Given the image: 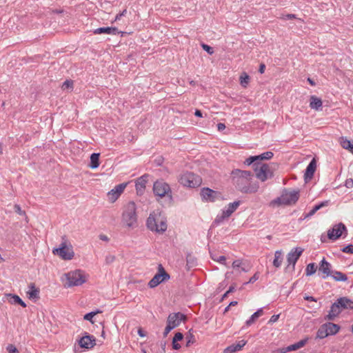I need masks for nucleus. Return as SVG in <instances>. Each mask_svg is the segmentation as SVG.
Segmentation results:
<instances>
[{
    "label": "nucleus",
    "instance_id": "nucleus-1",
    "mask_svg": "<svg viewBox=\"0 0 353 353\" xmlns=\"http://www.w3.org/2000/svg\"><path fill=\"white\" fill-rule=\"evenodd\" d=\"M252 174L250 171L235 169L231 172L233 184L236 189L243 193H255L259 189L258 185H251L250 181Z\"/></svg>",
    "mask_w": 353,
    "mask_h": 353
},
{
    "label": "nucleus",
    "instance_id": "nucleus-2",
    "mask_svg": "<svg viewBox=\"0 0 353 353\" xmlns=\"http://www.w3.org/2000/svg\"><path fill=\"white\" fill-rule=\"evenodd\" d=\"M148 228L157 233L162 234L167 230V220L159 212H152L147 219Z\"/></svg>",
    "mask_w": 353,
    "mask_h": 353
},
{
    "label": "nucleus",
    "instance_id": "nucleus-3",
    "mask_svg": "<svg viewBox=\"0 0 353 353\" xmlns=\"http://www.w3.org/2000/svg\"><path fill=\"white\" fill-rule=\"evenodd\" d=\"M275 168L276 165L273 163L268 164L262 162H256V163L254 165L256 177L262 182L273 177Z\"/></svg>",
    "mask_w": 353,
    "mask_h": 353
},
{
    "label": "nucleus",
    "instance_id": "nucleus-4",
    "mask_svg": "<svg viewBox=\"0 0 353 353\" xmlns=\"http://www.w3.org/2000/svg\"><path fill=\"white\" fill-rule=\"evenodd\" d=\"M62 241L57 248L52 250L54 255L59 256L63 260H71L74 256L73 247L65 236H62Z\"/></svg>",
    "mask_w": 353,
    "mask_h": 353
},
{
    "label": "nucleus",
    "instance_id": "nucleus-5",
    "mask_svg": "<svg viewBox=\"0 0 353 353\" xmlns=\"http://www.w3.org/2000/svg\"><path fill=\"white\" fill-rule=\"evenodd\" d=\"M136 204L133 201L127 203L123 212L122 221L128 228H134L137 224Z\"/></svg>",
    "mask_w": 353,
    "mask_h": 353
},
{
    "label": "nucleus",
    "instance_id": "nucleus-6",
    "mask_svg": "<svg viewBox=\"0 0 353 353\" xmlns=\"http://www.w3.org/2000/svg\"><path fill=\"white\" fill-rule=\"evenodd\" d=\"M153 192L155 196L163 198L167 196L170 201H172V190L170 185L163 180H157L153 185Z\"/></svg>",
    "mask_w": 353,
    "mask_h": 353
},
{
    "label": "nucleus",
    "instance_id": "nucleus-7",
    "mask_svg": "<svg viewBox=\"0 0 353 353\" xmlns=\"http://www.w3.org/2000/svg\"><path fill=\"white\" fill-rule=\"evenodd\" d=\"M179 182L185 187L196 188L201 184L202 179L199 175H196L193 172H186L180 176Z\"/></svg>",
    "mask_w": 353,
    "mask_h": 353
},
{
    "label": "nucleus",
    "instance_id": "nucleus-8",
    "mask_svg": "<svg viewBox=\"0 0 353 353\" xmlns=\"http://www.w3.org/2000/svg\"><path fill=\"white\" fill-rule=\"evenodd\" d=\"M65 276L68 287L81 285L85 282V276L80 270L71 271L65 274Z\"/></svg>",
    "mask_w": 353,
    "mask_h": 353
},
{
    "label": "nucleus",
    "instance_id": "nucleus-9",
    "mask_svg": "<svg viewBox=\"0 0 353 353\" xmlns=\"http://www.w3.org/2000/svg\"><path fill=\"white\" fill-rule=\"evenodd\" d=\"M299 198V192L293 190L291 192L285 191L281 196L275 201L279 204L292 205L294 204Z\"/></svg>",
    "mask_w": 353,
    "mask_h": 353
},
{
    "label": "nucleus",
    "instance_id": "nucleus-10",
    "mask_svg": "<svg viewBox=\"0 0 353 353\" xmlns=\"http://www.w3.org/2000/svg\"><path fill=\"white\" fill-rule=\"evenodd\" d=\"M240 203L241 202L239 201H236L233 203H229L227 208L222 211L221 214H219L216 216L214 220V223L216 224H220L224 221V219L230 217L232 215V214L238 208V207L240 205Z\"/></svg>",
    "mask_w": 353,
    "mask_h": 353
},
{
    "label": "nucleus",
    "instance_id": "nucleus-11",
    "mask_svg": "<svg viewBox=\"0 0 353 353\" xmlns=\"http://www.w3.org/2000/svg\"><path fill=\"white\" fill-rule=\"evenodd\" d=\"M170 279V275L165 272L163 266L159 265V272L149 281L148 286L150 288L157 287L159 284Z\"/></svg>",
    "mask_w": 353,
    "mask_h": 353
},
{
    "label": "nucleus",
    "instance_id": "nucleus-12",
    "mask_svg": "<svg viewBox=\"0 0 353 353\" xmlns=\"http://www.w3.org/2000/svg\"><path fill=\"white\" fill-rule=\"evenodd\" d=\"M343 232H347L345 225L342 223L336 224L327 231V237L330 240L335 241L341 237Z\"/></svg>",
    "mask_w": 353,
    "mask_h": 353
},
{
    "label": "nucleus",
    "instance_id": "nucleus-13",
    "mask_svg": "<svg viewBox=\"0 0 353 353\" xmlns=\"http://www.w3.org/2000/svg\"><path fill=\"white\" fill-rule=\"evenodd\" d=\"M303 252V249L300 247L293 248L288 254V256H287V261L288 263V265H292V268L294 269L295 264H296V261H298V259H299V257L301 256Z\"/></svg>",
    "mask_w": 353,
    "mask_h": 353
},
{
    "label": "nucleus",
    "instance_id": "nucleus-14",
    "mask_svg": "<svg viewBox=\"0 0 353 353\" xmlns=\"http://www.w3.org/2000/svg\"><path fill=\"white\" fill-rule=\"evenodd\" d=\"M185 319V316L180 312L172 313L170 314L168 319L167 323L171 325L173 328L179 326L181 322Z\"/></svg>",
    "mask_w": 353,
    "mask_h": 353
},
{
    "label": "nucleus",
    "instance_id": "nucleus-15",
    "mask_svg": "<svg viewBox=\"0 0 353 353\" xmlns=\"http://www.w3.org/2000/svg\"><path fill=\"white\" fill-rule=\"evenodd\" d=\"M219 193L208 188H203L201 190V196L203 200L208 202H213L219 196Z\"/></svg>",
    "mask_w": 353,
    "mask_h": 353
},
{
    "label": "nucleus",
    "instance_id": "nucleus-16",
    "mask_svg": "<svg viewBox=\"0 0 353 353\" xmlns=\"http://www.w3.org/2000/svg\"><path fill=\"white\" fill-rule=\"evenodd\" d=\"M342 310L343 308L341 307L340 304L338 303L337 299L336 301L332 305L329 314L326 316L325 319L333 320L341 313Z\"/></svg>",
    "mask_w": 353,
    "mask_h": 353
},
{
    "label": "nucleus",
    "instance_id": "nucleus-17",
    "mask_svg": "<svg viewBox=\"0 0 353 353\" xmlns=\"http://www.w3.org/2000/svg\"><path fill=\"white\" fill-rule=\"evenodd\" d=\"M316 169V161L315 159H313L307 165L305 172L304 174L305 181H307L312 179L315 170Z\"/></svg>",
    "mask_w": 353,
    "mask_h": 353
},
{
    "label": "nucleus",
    "instance_id": "nucleus-18",
    "mask_svg": "<svg viewBox=\"0 0 353 353\" xmlns=\"http://www.w3.org/2000/svg\"><path fill=\"white\" fill-rule=\"evenodd\" d=\"M79 345L81 347L90 349L95 345V338L91 335H87L81 338Z\"/></svg>",
    "mask_w": 353,
    "mask_h": 353
},
{
    "label": "nucleus",
    "instance_id": "nucleus-19",
    "mask_svg": "<svg viewBox=\"0 0 353 353\" xmlns=\"http://www.w3.org/2000/svg\"><path fill=\"white\" fill-rule=\"evenodd\" d=\"M148 174H144L141 176V177L138 178L136 181V190L137 192V194H142L145 189V185L148 182Z\"/></svg>",
    "mask_w": 353,
    "mask_h": 353
},
{
    "label": "nucleus",
    "instance_id": "nucleus-20",
    "mask_svg": "<svg viewBox=\"0 0 353 353\" xmlns=\"http://www.w3.org/2000/svg\"><path fill=\"white\" fill-rule=\"evenodd\" d=\"M319 271L323 272L325 275L323 276V279L332 275V271H331V264L328 263L324 258L321 260Z\"/></svg>",
    "mask_w": 353,
    "mask_h": 353
},
{
    "label": "nucleus",
    "instance_id": "nucleus-21",
    "mask_svg": "<svg viewBox=\"0 0 353 353\" xmlns=\"http://www.w3.org/2000/svg\"><path fill=\"white\" fill-rule=\"evenodd\" d=\"M307 341V339H302L294 344L290 345L286 347L281 348L280 350V352L281 353H287L290 351L297 350L303 347L306 344Z\"/></svg>",
    "mask_w": 353,
    "mask_h": 353
},
{
    "label": "nucleus",
    "instance_id": "nucleus-22",
    "mask_svg": "<svg viewBox=\"0 0 353 353\" xmlns=\"http://www.w3.org/2000/svg\"><path fill=\"white\" fill-rule=\"evenodd\" d=\"M94 34H117L120 33L117 28L115 27H101L94 30Z\"/></svg>",
    "mask_w": 353,
    "mask_h": 353
},
{
    "label": "nucleus",
    "instance_id": "nucleus-23",
    "mask_svg": "<svg viewBox=\"0 0 353 353\" xmlns=\"http://www.w3.org/2000/svg\"><path fill=\"white\" fill-rule=\"evenodd\" d=\"M246 341H239L236 344H232L224 350V353H234L235 352L239 351L246 344Z\"/></svg>",
    "mask_w": 353,
    "mask_h": 353
},
{
    "label": "nucleus",
    "instance_id": "nucleus-24",
    "mask_svg": "<svg viewBox=\"0 0 353 353\" xmlns=\"http://www.w3.org/2000/svg\"><path fill=\"white\" fill-rule=\"evenodd\" d=\"M30 290L27 292L30 299H38L39 298V290L35 287L34 283L29 285Z\"/></svg>",
    "mask_w": 353,
    "mask_h": 353
},
{
    "label": "nucleus",
    "instance_id": "nucleus-25",
    "mask_svg": "<svg viewBox=\"0 0 353 353\" xmlns=\"http://www.w3.org/2000/svg\"><path fill=\"white\" fill-rule=\"evenodd\" d=\"M8 297H9V302L11 304H18L22 306L23 307H26V303L18 296L13 294H6Z\"/></svg>",
    "mask_w": 353,
    "mask_h": 353
},
{
    "label": "nucleus",
    "instance_id": "nucleus-26",
    "mask_svg": "<svg viewBox=\"0 0 353 353\" xmlns=\"http://www.w3.org/2000/svg\"><path fill=\"white\" fill-rule=\"evenodd\" d=\"M338 303L343 309L353 310V301L347 297H341L338 299Z\"/></svg>",
    "mask_w": 353,
    "mask_h": 353
},
{
    "label": "nucleus",
    "instance_id": "nucleus-27",
    "mask_svg": "<svg viewBox=\"0 0 353 353\" xmlns=\"http://www.w3.org/2000/svg\"><path fill=\"white\" fill-rule=\"evenodd\" d=\"M310 106L312 109L319 110L322 107V101L320 98L313 95L310 97Z\"/></svg>",
    "mask_w": 353,
    "mask_h": 353
},
{
    "label": "nucleus",
    "instance_id": "nucleus-28",
    "mask_svg": "<svg viewBox=\"0 0 353 353\" xmlns=\"http://www.w3.org/2000/svg\"><path fill=\"white\" fill-rule=\"evenodd\" d=\"M324 325L326 326V329L329 335H334L336 334L340 330V326L333 323H326Z\"/></svg>",
    "mask_w": 353,
    "mask_h": 353
},
{
    "label": "nucleus",
    "instance_id": "nucleus-29",
    "mask_svg": "<svg viewBox=\"0 0 353 353\" xmlns=\"http://www.w3.org/2000/svg\"><path fill=\"white\" fill-rule=\"evenodd\" d=\"M263 314V308L259 309L256 312H255L248 320L246 321L245 324L247 326H250L252 325L255 321Z\"/></svg>",
    "mask_w": 353,
    "mask_h": 353
},
{
    "label": "nucleus",
    "instance_id": "nucleus-30",
    "mask_svg": "<svg viewBox=\"0 0 353 353\" xmlns=\"http://www.w3.org/2000/svg\"><path fill=\"white\" fill-rule=\"evenodd\" d=\"M340 144L343 148L349 150L353 154V143L347 138L341 137L340 139Z\"/></svg>",
    "mask_w": 353,
    "mask_h": 353
},
{
    "label": "nucleus",
    "instance_id": "nucleus-31",
    "mask_svg": "<svg viewBox=\"0 0 353 353\" xmlns=\"http://www.w3.org/2000/svg\"><path fill=\"white\" fill-rule=\"evenodd\" d=\"M99 153H93L91 154L89 166L92 169H96L99 166Z\"/></svg>",
    "mask_w": 353,
    "mask_h": 353
},
{
    "label": "nucleus",
    "instance_id": "nucleus-32",
    "mask_svg": "<svg viewBox=\"0 0 353 353\" xmlns=\"http://www.w3.org/2000/svg\"><path fill=\"white\" fill-rule=\"evenodd\" d=\"M331 276L336 281H346L347 280V275L341 272L332 271Z\"/></svg>",
    "mask_w": 353,
    "mask_h": 353
},
{
    "label": "nucleus",
    "instance_id": "nucleus-33",
    "mask_svg": "<svg viewBox=\"0 0 353 353\" xmlns=\"http://www.w3.org/2000/svg\"><path fill=\"white\" fill-rule=\"evenodd\" d=\"M329 203V201H325L321 203H320L318 205H316L307 214L305 217H310L313 216L319 210H320L321 208L327 206Z\"/></svg>",
    "mask_w": 353,
    "mask_h": 353
},
{
    "label": "nucleus",
    "instance_id": "nucleus-34",
    "mask_svg": "<svg viewBox=\"0 0 353 353\" xmlns=\"http://www.w3.org/2000/svg\"><path fill=\"white\" fill-rule=\"evenodd\" d=\"M329 203V201H325L321 203H320L318 205H316L307 214L305 217H310L313 216L319 210H320L321 208L327 206Z\"/></svg>",
    "mask_w": 353,
    "mask_h": 353
},
{
    "label": "nucleus",
    "instance_id": "nucleus-35",
    "mask_svg": "<svg viewBox=\"0 0 353 353\" xmlns=\"http://www.w3.org/2000/svg\"><path fill=\"white\" fill-rule=\"evenodd\" d=\"M329 203V201H325L321 203H320L318 205H316L307 214L305 217H310L313 216L319 210H320L321 208L327 206Z\"/></svg>",
    "mask_w": 353,
    "mask_h": 353
},
{
    "label": "nucleus",
    "instance_id": "nucleus-36",
    "mask_svg": "<svg viewBox=\"0 0 353 353\" xmlns=\"http://www.w3.org/2000/svg\"><path fill=\"white\" fill-rule=\"evenodd\" d=\"M283 261L281 251L277 250L274 253V259L273 261V265L276 268H279L281 265Z\"/></svg>",
    "mask_w": 353,
    "mask_h": 353
},
{
    "label": "nucleus",
    "instance_id": "nucleus-37",
    "mask_svg": "<svg viewBox=\"0 0 353 353\" xmlns=\"http://www.w3.org/2000/svg\"><path fill=\"white\" fill-rule=\"evenodd\" d=\"M329 336L328 332L325 325H322L316 332V337L319 339H324Z\"/></svg>",
    "mask_w": 353,
    "mask_h": 353
},
{
    "label": "nucleus",
    "instance_id": "nucleus-38",
    "mask_svg": "<svg viewBox=\"0 0 353 353\" xmlns=\"http://www.w3.org/2000/svg\"><path fill=\"white\" fill-rule=\"evenodd\" d=\"M274 156L273 152L270 151L265 152L260 155L256 156L257 157V162H261L262 160H269Z\"/></svg>",
    "mask_w": 353,
    "mask_h": 353
},
{
    "label": "nucleus",
    "instance_id": "nucleus-39",
    "mask_svg": "<svg viewBox=\"0 0 353 353\" xmlns=\"http://www.w3.org/2000/svg\"><path fill=\"white\" fill-rule=\"evenodd\" d=\"M316 271V266L315 263H309L305 269V274L307 276H311L314 274Z\"/></svg>",
    "mask_w": 353,
    "mask_h": 353
},
{
    "label": "nucleus",
    "instance_id": "nucleus-40",
    "mask_svg": "<svg viewBox=\"0 0 353 353\" xmlns=\"http://www.w3.org/2000/svg\"><path fill=\"white\" fill-rule=\"evenodd\" d=\"M250 82V77L245 72H243L240 77V83L243 88H246Z\"/></svg>",
    "mask_w": 353,
    "mask_h": 353
},
{
    "label": "nucleus",
    "instance_id": "nucleus-41",
    "mask_svg": "<svg viewBox=\"0 0 353 353\" xmlns=\"http://www.w3.org/2000/svg\"><path fill=\"white\" fill-rule=\"evenodd\" d=\"M187 266L188 268H192L196 264V259L190 254H188L186 256Z\"/></svg>",
    "mask_w": 353,
    "mask_h": 353
},
{
    "label": "nucleus",
    "instance_id": "nucleus-42",
    "mask_svg": "<svg viewBox=\"0 0 353 353\" xmlns=\"http://www.w3.org/2000/svg\"><path fill=\"white\" fill-rule=\"evenodd\" d=\"M185 339L187 340V342H186L187 347H189V346H190L191 344H193L194 343H195V338H194V336L193 333L192 332L191 330H189V332L186 334Z\"/></svg>",
    "mask_w": 353,
    "mask_h": 353
},
{
    "label": "nucleus",
    "instance_id": "nucleus-43",
    "mask_svg": "<svg viewBox=\"0 0 353 353\" xmlns=\"http://www.w3.org/2000/svg\"><path fill=\"white\" fill-rule=\"evenodd\" d=\"M211 258L213 261L225 265L226 258L225 256H217L215 254L210 253Z\"/></svg>",
    "mask_w": 353,
    "mask_h": 353
},
{
    "label": "nucleus",
    "instance_id": "nucleus-44",
    "mask_svg": "<svg viewBox=\"0 0 353 353\" xmlns=\"http://www.w3.org/2000/svg\"><path fill=\"white\" fill-rule=\"evenodd\" d=\"M119 196L120 195L114 192L113 189L108 193V200L112 203H114L119 197Z\"/></svg>",
    "mask_w": 353,
    "mask_h": 353
},
{
    "label": "nucleus",
    "instance_id": "nucleus-45",
    "mask_svg": "<svg viewBox=\"0 0 353 353\" xmlns=\"http://www.w3.org/2000/svg\"><path fill=\"white\" fill-rule=\"evenodd\" d=\"M257 162V157L256 156H251L245 159L244 161V163L247 165H250L252 164V166L254 167V165L256 164Z\"/></svg>",
    "mask_w": 353,
    "mask_h": 353
},
{
    "label": "nucleus",
    "instance_id": "nucleus-46",
    "mask_svg": "<svg viewBox=\"0 0 353 353\" xmlns=\"http://www.w3.org/2000/svg\"><path fill=\"white\" fill-rule=\"evenodd\" d=\"M100 312H101V311H99V310H97L96 312H89V313L86 314L84 316L83 319H84L85 320L89 321H90L92 323H93L94 322H93V321H92V318H93V317H94L97 314L100 313Z\"/></svg>",
    "mask_w": 353,
    "mask_h": 353
},
{
    "label": "nucleus",
    "instance_id": "nucleus-47",
    "mask_svg": "<svg viewBox=\"0 0 353 353\" xmlns=\"http://www.w3.org/2000/svg\"><path fill=\"white\" fill-rule=\"evenodd\" d=\"M126 185H127L126 183H121V184L116 185L114 187V188H113V190L114 192H116L117 194H119V195H121V194L125 190Z\"/></svg>",
    "mask_w": 353,
    "mask_h": 353
},
{
    "label": "nucleus",
    "instance_id": "nucleus-48",
    "mask_svg": "<svg viewBox=\"0 0 353 353\" xmlns=\"http://www.w3.org/2000/svg\"><path fill=\"white\" fill-rule=\"evenodd\" d=\"M61 88L63 90H66V89L72 90V88H73V81L72 80H66V81H65L63 83V84H62Z\"/></svg>",
    "mask_w": 353,
    "mask_h": 353
},
{
    "label": "nucleus",
    "instance_id": "nucleus-49",
    "mask_svg": "<svg viewBox=\"0 0 353 353\" xmlns=\"http://www.w3.org/2000/svg\"><path fill=\"white\" fill-rule=\"evenodd\" d=\"M279 18L281 19H283V20H290V19H297L296 16L294 14H281Z\"/></svg>",
    "mask_w": 353,
    "mask_h": 353
},
{
    "label": "nucleus",
    "instance_id": "nucleus-50",
    "mask_svg": "<svg viewBox=\"0 0 353 353\" xmlns=\"http://www.w3.org/2000/svg\"><path fill=\"white\" fill-rule=\"evenodd\" d=\"M6 350L8 351L9 353H19V351L17 349V347L12 344H9L7 346Z\"/></svg>",
    "mask_w": 353,
    "mask_h": 353
},
{
    "label": "nucleus",
    "instance_id": "nucleus-51",
    "mask_svg": "<svg viewBox=\"0 0 353 353\" xmlns=\"http://www.w3.org/2000/svg\"><path fill=\"white\" fill-rule=\"evenodd\" d=\"M343 252L353 254V245L352 244L347 245L344 247L342 250Z\"/></svg>",
    "mask_w": 353,
    "mask_h": 353
},
{
    "label": "nucleus",
    "instance_id": "nucleus-52",
    "mask_svg": "<svg viewBox=\"0 0 353 353\" xmlns=\"http://www.w3.org/2000/svg\"><path fill=\"white\" fill-rule=\"evenodd\" d=\"M201 46H202L203 49L204 50H205L209 54H212L214 53L213 48L212 47H210V46L203 43L201 45Z\"/></svg>",
    "mask_w": 353,
    "mask_h": 353
},
{
    "label": "nucleus",
    "instance_id": "nucleus-53",
    "mask_svg": "<svg viewBox=\"0 0 353 353\" xmlns=\"http://www.w3.org/2000/svg\"><path fill=\"white\" fill-rule=\"evenodd\" d=\"M105 263L109 265L113 263L115 261V256L112 254H108L105 256Z\"/></svg>",
    "mask_w": 353,
    "mask_h": 353
},
{
    "label": "nucleus",
    "instance_id": "nucleus-54",
    "mask_svg": "<svg viewBox=\"0 0 353 353\" xmlns=\"http://www.w3.org/2000/svg\"><path fill=\"white\" fill-rule=\"evenodd\" d=\"M14 209L15 212L20 215H24L26 214L25 212L21 210L20 205L18 204L14 205Z\"/></svg>",
    "mask_w": 353,
    "mask_h": 353
},
{
    "label": "nucleus",
    "instance_id": "nucleus-55",
    "mask_svg": "<svg viewBox=\"0 0 353 353\" xmlns=\"http://www.w3.org/2000/svg\"><path fill=\"white\" fill-rule=\"evenodd\" d=\"M183 339V334L181 332H176L173 338V341H180Z\"/></svg>",
    "mask_w": 353,
    "mask_h": 353
},
{
    "label": "nucleus",
    "instance_id": "nucleus-56",
    "mask_svg": "<svg viewBox=\"0 0 353 353\" xmlns=\"http://www.w3.org/2000/svg\"><path fill=\"white\" fill-rule=\"evenodd\" d=\"M279 314H274L273 316H271V318L270 319V320L268 321V323L270 324H272L275 322H276L279 318Z\"/></svg>",
    "mask_w": 353,
    "mask_h": 353
},
{
    "label": "nucleus",
    "instance_id": "nucleus-57",
    "mask_svg": "<svg viewBox=\"0 0 353 353\" xmlns=\"http://www.w3.org/2000/svg\"><path fill=\"white\" fill-rule=\"evenodd\" d=\"M173 329H174V328H173L171 325H168V324L167 323V325H166V327H165V330H164V332H163V336H164V337H166V336H168V334H169V332H170L172 330H173Z\"/></svg>",
    "mask_w": 353,
    "mask_h": 353
},
{
    "label": "nucleus",
    "instance_id": "nucleus-58",
    "mask_svg": "<svg viewBox=\"0 0 353 353\" xmlns=\"http://www.w3.org/2000/svg\"><path fill=\"white\" fill-rule=\"evenodd\" d=\"M259 279V274L255 273L246 283H253Z\"/></svg>",
    "mask_w": 353,
    "mask_h": 353
},
{
    "label": "nucleus",
    "instance_id": "nucleus-59",
    "mask_svg": "<svg viewBox=\"0 0 353 353\" xmlns=\"http://www.w3.org/2000/svg\"><path fill=\"white\" fill-rule=\"evenodd\" d=\"M242 265V261L241 260H236L232 263V268H241Z\"/></svg>",
    "mask_w": 353,
    "mask_h": 353
},
{
    "label": "nucleus",
    "instance_id": "nucleus-60",
    "mask_svg": "<svg viewBox=\"0 0 353 353\" xmlns=\"http://www.w3.org/2000/svg\"><path fill=\"white\" fill-rule=\"evenodd\" d=\"M345 185L347 188H352V187H353V179H347L345 181Z\"/></svg>",
    "mask_w": 353,
    "mask_h": 353
},
{
    "label": "nucleus",
    "instance_id": "nucleus-61",
    "mask_svg": "<svg viewBox=\"0 0 353 353\" xmlns=\"http://www.w3.org/2000/svg\"><path fill=\"white\" fill-rule=\"evenodd\" d=\"M127 13V10H123L121 12L117 14L115 17V21L119 20L122 16H125Z\"/></svg>",
    "mask_w": 353,
    "mask_h": 353
},
{
    "label": "nucleus",
    "instance_id": "nucleus-62",
    "mask_svg": "<svg viewBox=\"0 0 353 353\" xmlns=\"http://www.w3.org/2000/svg\"><path fill=\"white\" fill-rule=\"evenodd\" d=\"M172 347L174 350H179L181 348V345L177 343V341L172 340Z\"/></svg>",
    "mask_w": 353,
    "mask_h": 353
},
{
    "label": "nucleus",
    "instance_id": "nucleus-63",
    "mask_svg": "<svg viewBox=\"0 0 353 353\" xmlns=\"http://www.w3.org/2000/svg\"><path fill=\"white\" fill-rule=\"evenodd\" d=\"M99 238L100 240H101L103 241H105V242H108L110 240L109 238L106 235L103 234H100L99 236Z\"/></svg>",
    "mask_w": 353,
    "mask_h": 353
},
{
    "label": "nucleus",
    "instance_id": "nucleus-64",
    "mask_svg": "<svg viewBox=\"0 0 353 353\" xmlns=\"http://www.w3.org/2000/svg\"><path fill=\"white\" fill-rule=\"evenodd\" d=\"M218 130L221 131L225 128V125L223 123H219L217 124Z\"/></svg>",
    "mask_w": 353,
    "mask_h": 353
}]
</instances>
